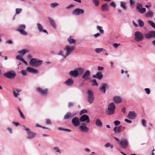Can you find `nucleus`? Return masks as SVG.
Instances as JSON below:
<instances>
[{
  "mask_svg": "<svg viewBox=\"0 0 155 155\" xmlns=\"http://www.w3.org/2000/svg\"><path fill=\"white\" fill-rule=\"evenodd\" d=\"M114 138L116 140L118 141V142L120 144V145L122 148L125 149L128 146V142L126 139H123L120 140L116 137H114Z\"/></svg>",
  "mask_w": 155,
  "mask_h": 155,
  "instance_id": "f257e3e1",
  "label": "nucleus"
},
{
  "mask_svg": "<svg viewBox=\"0 0 155 155\" xmlns=\"http://www.w3.org/2000/svg\"><path fill=\"white\" fill-rule=\"evenodd\" d=\"M42 63V61L35 58L31 59L29 62L30 65L35 67H37L40 66L41 64Z\"/></svg>",
  "mask_w": 155,
  "mask_h": 155,
  "instance_id": "f03ea898",
  "label": "nucleus"
},
{
  "mask_svg": "<svg viewBox=\"0 0 155 155\" xmlns=\"http://www.w3.org/2000/svg\"><path fill=\"white\" fill-rule=\"evenodd\" d=\"M134 39L137 42H140L144 39L143 34L139 31H136L134 34Z\"/></svg>",
  "mask_w": 155,
  "mask_h": 155,
  "instance_id": "7ed1b4c3",
  "label": "nucleus"
},
{
  "mask_svg": "<svg viewBox=\"0 0 155 155\" xmlns=\"http://www.w3.org/2000/svg\"><path fill=\"white\" fill-rule=\"evenodd\" d=\"M26 26L25 25H21L18 26L16 30L19 32L20 34L23 36L28 35V33L25 31Z\"/></svg>",
  "mask_w": 155,
  "mask_h": 155,
  "instance_id": "20e7f679",
  "label": "nucleus"
},
{
  "mask_svg": "<svg viewBox=\"0 0 155 155\" xmlns=\"http://www.w3.org/2000/svg\"><path fill=\"white\" fill-rule=\"evenodd\" d=\"M84 13V10L83 8H77L74 9L72 12V14L75 16H78L82 15Z\"/></svg>",
  "mask_w": 155,
  "mask_h": 155,
  "instance_id": "39448f33",
  "label": "nucleus"
},
{
  "mask_svg": "<svg viewBox=\"0 0 155 155\" xmlns=\"http://www.w3.org/2000/svg\"><path fill=\"white\" fill-rule=\"evenodd\" d=\"M22 127H24L25 130L27 132L28 136V139H33L36 137V134L34 133L32 131H31L29 128L26 127L25 126L23 125Z\"/></svg>",
  "mask_w": 155,
  "mask_h": 155,
  "instance_id": "423d86ee",
  "label": "nucleus"
},
{
  "mask_svg": "<svg viewBox=\"0 0 155 155\" xmlns=\"http://www.w3.org/2000/svg\"><path fill=\"white\" fill-rule=\"evenodd\" d=\"M87 94L88 101L90 104H91L93 102L94 99L93 92L91 90H89Z\"/></svg>",
  "mask_w": 155,
  "mask_h": 155,
  "instance_id": "0eeeda50",
  "label": "nucleus"
},
{
  "mask_svg": "<svg viewBox=\"0 0 155 155\" xmlns=\"http://www.w3.org/2000/svg\"><path fill=\"white\" fill-rule=\"evenodd\" d=\"M74 48V46H70L68 45H66L64 48V50L66 51V55L67 56L69 55L73 51Z\"/></svg>",
  "mask_w": 155,
  "mask_h": 155,
  "instance_id": "6e6552de",
  "label": "nucleus"
},
{
  "mask_svg": "<svg viewBox=\"0 0 155 155\" xmlns=\"http://www.w3.org/2000/svg\"><path fill=\"white\" fill-rule=\"evenodd\" d=\"M3 75L8 78H13L15 77L16 74L14 71H11L8 72L7 73L4 74Z\"/></svg>",
  "mask_w": 155,
  "mask_h": 155,
  "instance_id": "1a4fd4ad",
  "label": "nucleus"
},
{
  "mask_svg": "<svg viewBox=\"0 0 155 155\" xmlns=\"http://www.w3.org/2000/svg\"><path fill=\"white\" fill-rule=\"evenodd\" d=\"M136 10L140 13L143 14L146 11V9L145 8H142V5L139 3H137Z\"/></svg>",
  "mask_w": 155,
  "mask_h": 155,
  "instance_id": "9d476101",
  "label": "nucleus"
},
{
  "mask_svg": "<svg viewBox=\"0 0 155 155\" xmlns=\"http://www.w3.org/2000/svg\"><path fill=\"white\" fill-rule=\"evenodd\" d=\"M144 36L147 39H150L152 38H155V31H151L148 33H145Z\"/></svg>",
  "mask_w": 155,
  "mask_h": 155,
  "instance_id": "9b49d317",
  "label": "nucleus"
},
{
  "mask_svg": "<svg viewBox=\"0 0 155 155\" xmlns=\"http://www.w3.org/2000/svg\"><path fill=\"white\" fill-rule=\"evenodd\" d=\"M91 71L89 70H87L82 76V78L85 81H89L90 80Z\"/></svg>",
  "mask_w": 155,
  "mask_h": 155,
  "instance_id": "f8f14e48",
  "label": "nucleus"
},
{
  "mask_svg": "<svg viewBox=\"0 0 155 155\" xmlns=\"http://www.w3.org/2000/svg\"><path fill=\"white\" fill-rule=\"evenodd\" d=\"M36 90L39 94L43 95L47 94L48 92V89L47 88L43 89L39 87L37 88Z\"/></svg>",
  "mask_w": 155,
  "mask_h": 155,
  "instance_id": "ddd939ff",
  "label": "nucleus"
},
{
  "mask_svg": "<svg viewBox=\"0 0 155 155\" xmlns=\"http://www.w3.org/2000/svg\"><path fill=\"white\" fill-rule=\"evenodd\" d=\"M122 98L119 96H114L113 97V101L117 104L121 103L122 101Z\"/></svg>",
  "mask_w": 155,
  "mask_h": 155,
  "instance_id": "4468645a",
  "label": "nucleus"
},
{
  "mask_svg": "<svg viewBox=\"0 0 155 155\" xmlns=\"http://www.w3.org/2000/svg\"><path fill=\"white\" fill-rule=\"evenodd\" d=\"M80 120L81 122L85 121L87 123H89L90 121L89 116L86 114H84L81 116L80 119Z\"/></svg>",
  "mask_w": 155,
  "mask_h": 155,
  "instance_id": "2eb2a0df",
  "label": "nucleus"
},
{
  "mask_svg": "<svg viewBox=\"0 0 155 155\" xmlns=\"http://www.w3.org/2000/svg\"><path fill=\"white\" fill-rule=\"evenodd\" d=\"M37 26L39 32L45 33L48 34V33L46 29H43V27L41 24L39 23H38L37 24Z\"/></svg>",
  "mask_w": 155,
  "mask_h": 155,
  "instance_id": "dca6fc26",
  "label": "nucleus"
},
{
  "mask_svg": "<svg viewBox=\"0 0 155 155\" xmlns=\"http://www.w3.org/2000/svg\"><path fill=\"white\" fill-rule=\"evenodd\" d=\"M74 80L72 78H69L65 81L64 84L68 86H71L73 85L74 83Z\"/></svg>",
  "mask_w": 155,
  "mask_h": 155,
  "instance_id": "f3484780",
  "label": "nucleus"
},
{
  "mask_svg": "<svg viewBox=\"0 0 155 155\" xmlns=\"http://www.w3.org/2000/svg\"><path fill=\"white\" fill-rule=\"evenodd\" d=\"M116 107H108L107 109L106 110V114L111 115L114 113V110Z\"/></svg>",
  "mask_w": 155,
  "mask_h": 155,
  "instance_id": "a211bd4d",
  "label": "nucleus"
},
{
  "mask_svg": "<svg viewBox=\"0 0 155 155\" xmlns=\"http://www.w3.org/2000/svg\"><path fill=\"white\" fill-rule=\"evenodd\" d=\"M21 90L18 88L14 89L12 90L13 95L15 97H18L20 95L19 92H21Z\"/></svg>",
  "mask_w": 155,
  "mask_h": 155,
  "instance_id": "6ab92c4d",
  "label": "nucleus"
},
{
  "mask_svg": "<svg viewBox=\"0 0 155 155\" xmlns=\"http://www.w3.org/2000/svg\"><path fill=\"white\" fill-rule=\"evenodd\" d=\"M107 84H103L100 87L99 90L101 92L104 94L106 92V88L107 87Z\"/></svg>",
  "mask_w": 155,
  "mask_h": 155,
  "instance_id": "aec40b11",
  "label": "nucleus"
},
{
  "mask_svg": "<svg viewBox=\"0 0 155 155\" xmlns=\"http://www.w3.org/2000/svg\"><path fill=\"white\" fill-rule=\"evenodd\" d=\"M69 75L71 77H76L79 75V74L76 70H75L70 71L69 73Z\"/></svg>",
  "mask_w": 155,
  "mask_h": 155,
  "instance_id": "412c9836",
  "label": "nucleus"
},
{
  "mask_svg": "<svg viewBox=\"0 0 155 155\" xmlns=\"http://www.w3.org/2000/svg\"><path fill=\"white\" fill-rule=\"evenodd\" d=\"M136 116V114L134 111H130L128 115V118L130 119H134Z\"/></svg>",
  "mask_w": 155,
  "mask_h": 155,
  "instance_id": "4be33fe9",
  "label": "nucleus"
},
{
  "mask_svg": "<svg viewBox=\"0 0 155 155\" xmlns=\"http://www.w3.org/2000/svg\"><path fill=\"white\" fill-rule=\"evenodd\" d=\"M71 122L72 124L75 126H78L80 124L78 118L77 117H75L72 119Z\"/></svg>",
  "mask_w": 155,
  "mask_h": 155,
  "instance_id": "5701e85b",
  "label": "nucleus"
},
{
  "mask_svg": "<svg viewBox=\"0 0 155 155\" xmlns=\"http://www.w3.org/2000/svg\"><path fill=\"white\" fill-rule=\"evenodd\" d=\"M48 19L49 20L51 26L54 28L56 29V25L54 20L50 17L48 18Z\"/></svg>",
  "mask_w": 155,
  "mask_h": 155,
  "instance_id": "b1692460",
  "label": "nucleus"
},
{
  "mask_svg": "<svg viewBox=\"0 0 155 155\" xmlns=\"http://www.w3.org/2000/svg\"><path fill=\"white\" fill-rule=\"evenodd\" d=\"M103 77V74L101 72H99L95 74L92 76V77L94 78H96L99 79H101Z\"/></svg>",
  "mask_w": 155,
  "mask_h": 155,
  "instance_id": "393cba45",
  "label": "nucleus"
},
{
  "mask_svg": "<svg viewBox=\"0 0 155 155\" xmlns=\"http://www.w3.org/2000/svg\"><path fill=\"white\" fill-rule=\"evenodd\" d=\"M64 49L60 50L57 53V55L62 57L64 58H65L67 56L66 55V53H64Z\"/></svg>",
  "mask_w": 155,
  "mask_h": 155,
  "instance_id": "a878e982",
  "label": "nucleus"
},
{
  "mask_svg": "<svg viewBox=\"0 0 155 155\" xmlns=\"http://www.w3.org/2000/svg\"><path fill=\"white\" fill-rule=\"evenodd\" d=\"M27 69L28 71L30 73H33L34 74H37L38 72V71L37 70L31 67H27Z\"/></svg>",
  "mask_w": 155,
  "mask_h": 155,
  "instance_id": "bb28decb",
  "label": "nucleus"
},
{
  "mask_svg": "<svg viewBox=\"0 0 155 155\" xmlns=\"http://www.w3.org/2000/svg\"><path fill=\"white\" fill-rule=\"evenodd\" d=\"M79 128L83 132H87L89 130V128L84 125H81Z\"/></svg>",
  "mask_w": 155,
  "mask_h": 155,
  "instance_id": "cd10ccee",
  "label": "nucleus"
},
{
  "mask_svg": "<svg viewBox=\"0 0 155 155\" xmlns=\"http://www.w3.org/2000/svg\"><path fill=\"white\" fill-rule=\"evenodd\" d=\"M29 50L27 49H22L21 50H19L18 51V53L21 55L23 56L26 53L28 52Z\"/></svg>",
  "mask_w": 155,
  "mask_h": 155,
  "instance_id": "c85d7f7f",
  "label": "nucleus"
},
{
  "mask_svg": "<svg viewBox=\"0 0 155 155\" xmlns=\"http://www.w3.org/2000/svg\"><path fill=\"white\" fill-rule=\"evenodd\" d=\"M95 124L97 126L99 127H102L103 126L102 122L98 118H97L95 120Z\"/></svg>",
  "mask_w": 155,
  "mask_h": 155,
  "instance_id": "c756f323",
  "label": "nucleus"
},
{
  "mask_svg": "<svg viewBox=\"0 0 155 155\" xmlns=\"http://www.w3.org/2000/svg\"><path fill=\"white\" fill-rule=\"evenodd\" d=\"M67 41L70 44H74L76 42V40L73 39V37L71 36L69 37L67 39Z\"/></svg>",
  "mask_w": 155,
  "mask_h": 155,
  "instance_id": "7c9ffc66",
  "label": "nucleus"
},
{
  "mask_svg": "<svg viewBox=\"0 0 155 155\" xmlns=\"http://www.w3.org/2000/svg\"><path fill=\"white\" fill-rule=\"evenodd\" d=\"M101 8L103 11H107L108 10L109 6L107 4H104L102 5Z\"/></svg>",
  "mask_w": 155,
  "mask_h": 155,
  "instance_id": "2f4dec72",
  "label": "nucleus"
},
{
  "mask_svg": "<svg viewBox=\"0 0 155 155\" xmlns=\"http://www.w3.org/2000/svg\"><path fill=\"white\" fill-rule=\"evenodd\" d=\"M153 15V12L151 11L147 12L145 14V16L148 17H152Z\"/></svg>",
  "mask_w": 155,
  "mask_h": 155,
  "instance_id": "473e14b6",
  "label": "nucleus"
},
{
  "mask_svg": "<svg viewBox=\"0 0 155 155\" xmlns=\"http://www.w3.org/2000/svg\"><path fill=\"white\" fill-rule=\"evenodd\" d=\"M121 130V127H116L114 129V131L116 133H120V132Z\"/></svg>",
  "mask_w": 155,
  "mask_h": 155,
  "instance_id": "72a5a7b5",
  "label": "nucleus"
},
{
  "mask_svg": "<svg viewBox=\"0 0 155 155\" xmlns=\"http://www.w3.org/2000/svg\"><path fill=\"white\" fill-rule=\"evenodd\" d=\"M120 6L124 10H127V7L126 6V3L125 2H120Z\"/></svg>",
  "mask_w": 155,
  "mask_h": 155,
  "instance_id": "f704fd0d",
  "label": "nucleus"
},
{
  "mask_svg": "<svg viewBox=\"0 0 155 155\" xmlns=\"http://www.w3.org/2000/svg\"><path fill=\"white\" fill-rule=\"evenodd\" d=\"M137 22L139 26L140 27H142L144 25L143 21L140 19L137 20Z\"/></svg>",
  "mask_w": 155,
  "mask_h": 155,
  "instance_id": "c9c22d12",
  "label": "nucleus"
},
{
  "mask_svg": "<svg viewBox=\"0 0 155 155\" xmlns=\"http://www.w3.org/2000/svg\"><path fill=\"white\" fill-rule=\"evenodd\" d=\"M97 28L99 31V32L101 34H104V31L103 29H102V28L101 26H97L96 27Z\"/></svg>",
  "mask_w": 155,
  "mask_h": 155,
  "instance_id": "e433bc0d",
  "label": "nucleus"
},
{
  "mask_svg": "<svg viewBox=\"0 0 155 155\" xmlns=\"http://www.w3.org/2000/svg\"><path fill=\"white\" fill-rule=\"evenodd\" d=\"M76 70L78 72V73L79 74H82L84 71V68H77L76 69Z\"/></svg>",
  "mask_w": 155,
  "mask_h": 155,
  "instance_id": "4c0bfd02",
  "label": "nucleus"
},
{
  "mask_svg": "<svg viewBox=\"0 0 155 155\" xmlns=\"http://www.w3.org/2000/svg\"><path fill=\"white\" fill-rule=\"evenodd\" d=\"M103 50V48H96L94 50L95 52L97 53H100Z\"/></svg>",
  "mask_w": 155,
  "mask_h": 155,
  "instance_id": "58836bf2",
  "label": "nucleus"
},
{
  "mask_svg": "<svg viewBox=\"0 0 155 155\" xmlns=\"http://www.w3.org/2000/svg\"><path fill=\"white\" fill-rule=\"evenodd\" d=\"M59 5V4L57 3H51L50 5V7L52 8H54L55 7L58 6Z\"/></svg>",
  "mask_w": 155,
  "mask_h": 155,
  "instance_id": "ea45409f",
  "label": "nucleus"
},
{
  "mask_svg": "<svg viewBox=\"0 0 155 155\" xmlns=\"http://www.w3.org/2000/svg\"><path fill=\"white\" fill-rule=\"evenodd\" d=\"M71 116V114L70 113H67L64 117V119H68Z\"/></svg>",
  "mask_w": 155,
  "mask_h": 155,
  "instance_id": "a19ab883",
  "label": "nucleus"
},
{
  "mask_svg": "<svg viewBox=\"0 0 155 155\" xmlns=\"http://www.w3.org/2000/svg\"><path fill=\"white\" fill-rule=\"evenodd\" d=\"M92 86H98V84L96 80V79H93L92 81Z\"/></svg>",
  "mask_w": 155,
  "mask_h": 155,
  "instance_id": "79ce46f5",
  "label": "nucleus"
},
{
  "mask_svg": "<svg viewBox=\"0 0 155 155\" xmlns=\"http://www.w3.org/2000/svg\"><path fill=\"white\" fill-rule=\"evenodd\" d=\"M93 3L95 6H98L99 4V1L98 0H94Z\"/></svg>",
  "mask_w": 155,
  "mask_h": 155,
  "instance_id": "37998d69",
  "label": "nucleus"
},
{
  "mask_svg": "<svg viewBox=\"0 0 155 155\" xmlns=\"http://www.w3.org/2000/svg\"><path fill=\"white\" fill-rule=\"evenodd\" d=\"M148 22L154 29H155V24L151 21H149Z\"/></svg>",
  "mask_w": 155,
  "mask_h": 155,
  "instance_id": "c03bdc74",
  "label": "nucleus"
},
{
  "mask_svg": "<svg viewBox=\"0 0 155 155\" xmlns=\"http://www.w3.org/2000/svg\"><path fill=\"white\" fill-rule=\"evenodd\" d=\"M27 69L26 70H22L21 72V74L24 76H25L27 75Z\"/></svg>",
  "mask_w": 155,
  "mask_h": 155,
  "instance_id": "a18cd8bd",
  "label": "nucleus"
},
{
  "mask_svg": "<svg viewBox=\"0 0 155 155\" xmlns=\"http://www.w3.org/2000/svg\"><path fill=\"white\" fill-rule=\"evenodd\" d=\"M22 11V9L21 8H16V9L15 14L16 15L19 14Z\"/></svg>",
  "mask_w": 155,
  "mask_h": 155,
  "instance_id": "49530a36",
  "label": "nucleus"
},
{
  "mask_svg": "<svg viewBox=\"0 0 155 155\" xmlns=\"http://www.w3.org/2000/svg\"><path fill=\"white\" fill-rule=\"evenodd\" d=\"M144 90L147 94H149L150 93V91L149 88H145L144 89Z\"/></svg>",
  "mask_w": 155,
  "mask_h": 155,
  "instance_id": "de8ad7c7",
  "label": "nucleus"
},
{
  "mask_svg": "<svg viewBox=\"0 0 155 155\" xmlns=\"http://www.w3.org/2000/svg\"><path fill=\"white\" fill-rule=\"evenodd\" d=\"M142 123L143 126L144 127H146V120L144 119H143L141 121Z\"/></svg>",
  "mask_w": 155,
  "mask_h": 155,
  "instance_id": "09e8293b",
  "label": "nucleus"
},
{
  "mask_svg": "<svg viewBox=\"0 0 155 155\" xmlns=\"http://www.w3.org/2000/svg\"><path fill=\"white\" fill-rule=\"evenodd\" d=\"M16 58L17 60L21 61L22 59L23 58L21 57L19 55H17L16 56Z\"/></svg>",
  "mask_w": 155,
  "mask_h": 155,
  "instance_id": "8fccbe9b",
  "label": "nucleus"
},
{
  "mask_svg": "<svg viewBox=\"0 0 155 155\" xmlns=\"http://www.w3.org/2000/svg\"><path fill=\"white\" fill-rule=\"evenodd\" d=\"M120 45V43H114L113 45V46L115 48H117L118 46Z\"/></svg>",
  "mask_w": 155,
  "mask_h": 155,
  "instance_id": "3c124183",
  "label": "nucleus"
},
{
  "mask_svg": "<svg viewBox=\"0 0 155 155\" xmlns=\"http://www.w3.org/2000/svg\"><path fill=\"white\" fill-rule=\"evenodd\" d=\"M120 122L119 120H115L114 122L115 126H118L120 124Z\"/></svg>",
  "mask_w": 155,
  "mask_h": 155,
  "instance_id": "603ef678",
  "label": "nucleus"
},
{
  "mask_svg": "<svg viewBox=\"0 0 155 155\" xmlns=\"http://www.w3.org/2000/svg\"><path fill=\"white\" fill-rule=\"evenodd\" d=\"M110 5L111 6H112V7H114V8H115L116 6V4L114 2H112L110 4Z\"/></svg>",
  "mask_w": 155,
  "mask_h": 155,
  "instance_id": "864d4df0",
  "label": "nucleus"
},
{
  "mask_svg": "<svg viewBox=\"0 0 155 155\" xmlns=\"http://www.w3.org/2000/svg\"><path fill=\"white\" fill-rule=\"evenodd\" d=\"M87 113V110L83 109L80 112V114H82L84 113Z\"/></svg>",
  "mask_w": 155,
  "mask_h": 155,
  "instance_id": "5fc2aeb1",
  "label": "nucleus"
},
{
  "mask_svg": "<svg viewBox=\"0 0 155 155\" xmlns=\"http://www.w3.org/2000/svg\"><path fill=\"white\" fill-rule=\"evenodd\" d=\"M54 149L56 151V152L58 153L60 152V150L59 149L58 147H54Z\"/></svg>",
  "mask_w": 155,
  "mask_h": 155,
  "instance_id": "6e6d98bb",
  "label": "nucleus"
},
{
  "mask_svg": "<svg viewBox=\"0 0 155 155\" xmlns=\"http://www.w3.org/2000/svg\"><path fill=\"white\" fill-rule=\"evenodd\" d=\"M6 43L7 44L11 45L13 43V42L11 40H8L6 41Z\"/></svg>",
  "mask_w": 155,
  "mask_h": 155,
  "instance_id": "4d7b16f0",
  "label": "nucleus"
},
{
  "mask_svg": "<svg viewBox=\"0 0 155 155\" xmlns=\"http://www.w3.org/2000/svg\"><path fill=\"white\" fill-rule=\"evenodd\" d=\"M46 123L47 124H51V120L49 119H47L46 120Z\"/></svg>",
  "mask_w": 155,
  "mask_h": 155,
  "instance_id": "13d9d810",
  "label": "nucleus"
},
{
  "mask_svg": "<svg viewBox=\"0 0 155 155\" xmlns=\"http://www.w3.org/2000/svg\"><path fill=\"white\" fill-rule=\"evenodd\" d=\"M74 5L73 4H71L70 5H69L66 8V9H69L71 8H73L74 7Z\"/></svg>",
  "mask_w": 155,
  "mask_h": 155,
  "instance_id": "bf43d9fd",
  "label": "nucleus"
},
{
  "mask_svg": "<svg viewBox=\"0 0 155 155\" xmlns=\"http://www.w3.org/2000/svg\"><path fill=\"white\" fill-rule=\"evenodd\" d=\"M104 68L102 67L98 66L97 69L98 71H102L104 70Z\"/></svg>",
  "mask_w": 155,
  "mask_h": 155,
  "instance_id": "052dcab7",
  "label": "nucleus"
},
{
  "mask_svg": "<svg viewBox=\"0 0 155 155\" xmlns=\"http://www.w3.org/2000/svg\"><path fill=\"white\" fill-rule=\"evenodd\" d=\"M108 107H115V105L114 103L111 102L109 104Z\"/></svg>",
  "mask_w": 155,
  "mask_h": 155,
  "instance_id": "680f3d73",
  "label": "nucleus"
},
{
  "mask_svg": "<svg viewBox=\"0 0 155 155\" xmlns=\"http://www.w3.org/2000/svg\"><path fill=\"white\" fill-rule=\"evenodd\" d=\"M32 57L33 56L31 54H28L27 56V58L29 59H31Z\"/></svg>",
  "mask_w": 155,
  "mask_h": 155,
  "instance_id": "e2e57ef3",
  "label": "nucleus"
},
{
  "mask_svg": "<svg viewBox=\"0 0 155 155\" xmlns=\"http://www.w3.org/2000/svg\"><path fill=\"white\" fill-rule=\"evenodd\" d=\"M100 34L99 33H96V34H94V36L95 37V38H96L98 37L99 36H100Z\"/></svg>",
  "mask_w": 155,
  "mask_h": 155,
  "instance_id": "0e129e2a",
  "label": "nucleus"
},
{
  "mask_svg": "<svg viewBox=\"0 0 155 155\" xmlns=\"http://www.w3.org/2000/svg\"><path fill=\"white\" fill-rule=\"evenodd\" d=\"M130 5L131 6L133 5L134 4V2L133 1V0H130Z\"/></svg>",
  "mask_w": 155,
  "mask_h": 155,
  "instance_id": "69168bd1",
  "label": "nucleus"
},
{
  "mask_svg": "<svg viewBox=\"0 0 155 155\" xmlns=\"http://www.w3.org/2000/svg\"><path fill=\"white\" fill-rule=\"evenodd\" d=\"M110 146V143H107L104 145V147H107Z\"/></svg>",
  "mask_w": 155,
  "mask_h": 155,
  "instance_id": "338daca9",
  "label": "nucleus"
},
{
  "mask_svg": "<svg viewBox=\"0 0 155 155\" xmlns=\"http://www.w3.org/2000/svg\"><path fill=\"white\" fill-rule=\"evenodd\" d=\"M151 44L152 46L155 47V39L152 41L151 42Z\"/></svg>",
  "mask_w": 155,
  "mask_h": 155,
  "instance_id": "774afa93",
  "label": "nucleus"
}]
</instances>
